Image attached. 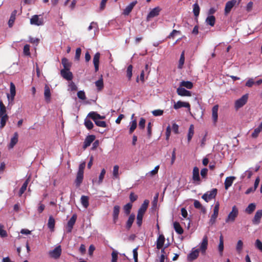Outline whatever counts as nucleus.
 <instances>
[{"label": "nucleus", "mask_w": 262, "mask_h": 262, "mask_svg": "<svg viewBox=\"0 0 262 262\" xmlns=\"http://www.w3.org/2000/svg\"><path fill=\"white\" fill-rule=\"evenodd\" d=\"M88 116L94 120L95 124L100 127H105L106 126V122L104 121H100V119H103L105 116H101L99 114L95 112H90Z\"/></svg>", "instance_id": "obj_1"}, {"label": "nucleus", "mask_w": 262, "mask_h": 262, "mask_svg": "<svg viewBox=\"0 0 262 262\" xmlns=\"http://www.w3.org/2000/svg\"><path fill=\"white\" fill-rule=\"evenodd\" d=\"M219 209L220 203L219 202H216L213 207V214L211 215V217L209 220V224L210 225H212L215 223L216 220L219 215Z\"/></svg>", "instance_id": "obj_2"}, {"label": "nucleus", "mask_w": 262, "mask_h": 262, "mask_svg": "<svg viewBox=\"0 0 262 262\" xmlns=\"http://www.w3.org/2000/svg\"><path fill=\"white\" fill-rule=\"evenodd\" d=\"M217 189L213 188L210 191H207L202 196V198L206 202H208L212 199L215 198L217 194Z\"/></svg>", "instance_id": "obj_3"}, {"label": "nucleus", "mask_w": 262, "mask_h": 262, "mask_svg": "<svg viewBox=\"0 0 262 262\" xmlns=\"http://www.w3.org/2000/svg\"><path fill=\"white\" fill-rule=\"evenodd\" d=\"M30 24L37 26L44 25V19L40 15H34L30 18Z\"/></svg>", "instance_id": "obj_4"}, {"label": "nucleus", "mask_w": 262, "mask_h": 262, "mask_svg": "<svg viewBox=\"0 0 262 262\" xmlns=\"http://www.w3.org/2000/svg\"><path fill=\"white\" fill-rule=\"evenodd\" d=\"M238 214V210L237 208L234 206L232 207L231 211L228 215L225 221L226 223L233 222Z\"/></svg>", "instance_id": "obj_5"}, {"label": "nucleus", "mask_w": 262, "mask_h": 262, "mask_svg": "<svg viewBox=\"0 0 262 262\" xmlns=\"http://www.w3.org/2000/svg\"><path fill=\"white\" fill-rule=\"evenodd\" d=\"M248 99V94L244 95L239 99L236 100L235 102V108L236 110L243 106L247 102Z\"/></svg>", "instance_id": "obj_6"}, {"label": "nucleus", "mask_w": 262, "mask_h": 262, "mask_svg": "<svg viewBox=\"0 0 262 262\" xmlns=\"http://www.w3.org/2000/svg\"><path fill=\"white\" fill-rule=\"evenodd\" d=\"M61 248L60 246L56 247L53 250L49 252L50 256L54 259H58L61 254Z\"/></svg>", "instance_id": "obj_7"}, {"label": "nucleus", "mask_w": 262, "mask_h": 262, "mask_svg": "<svg viewBox=\"0 0 262 262\" xmlns=\"http://www.w3.org/2000/svg\"><path fill=\"white\" fill-rule=\"evenodd\" d=\"M161 11V8L158 6L151 9L147 16L146 20L149 21L151 18L158 16Z\"/></svg>", "instance_id": "obj_8"}, {"label": "nucleus", "mask_w": 262, "mask_h": 262, "mask_svg": "<svg viewBox=\"0 0 262 262\" xmlns=\"http://www.w3.org/2000/svg\"><path fill=\"white\" fill-rule=\"evenodd\" d=\"M15 94V86L13 82H11L10 85V94H7V97L9 103L13 101Z\"/></svg>", "instance_id": "obj_9"}, {"label": "nucleus", "mask_w": 262, "mask_h": 262, "mask_svg": "<svg viewBox=\"0 0 262 262\" xmlns=\"http://www.w3.org/2000/svg\"><path fill=\"white\" fill-rule=\"evenodd\" d=\"M77 219L76 214H74L72 215L71 219L68 222L67 226V231L68 233H70L72 232L73 226L76 222V220Z\"/></svg>", "instance_id": "obj_10"}, {"label": "nucleus", "mask_w": 262, "mask_h": 262, "mask_svg": "<svg viewBox=\"0 0 262 262\" xmlns=\"http://www.w3.org/2000/svg\"><path fill=\"white\" fill-rule=\"evenodd\" d=\"M192 180L194 183H196L197 184H199L200 183L199 169L197 167H194L193 169Z\"/></svg>", "instance_id": "obj_11"}, {"label": "nucleus", "mask_w": 262, "mask_h": 262, "mask_svg": "<svg viewBox=\"0 0 262 262\" xmlns=\"http://www.w3.org/2000/svg\"><path fill=\"white\" fill-rule=\"evenodd\" d=\"M181 107L188 108L189 110H190V105L188 102H183L181 101H178L177 102H174L173 105V108L175 110H178Z\"/></svg>", "instance_id": "obj_12"}, {"label": "nucleus", "mask_w": 262, "mask_h": 262, "mask_svg": "<svg viewBox=\"0 0 262 262\" xmlns=\"http://www.w3.org/2000/svg\"><path fill=\"white\" fill-rule=\"evenodd\" d=\"M237 4L236 0H231L226 3L225 8V14H228L232 8Z\"/></svg>", "instance_id": "obj_13"}, {"label": "nucleus", "mask_w": 262, "mask_h": 262, "mask_svg": "<svg viewBox=\"0 0 262 262\" xmlns=\"http://www.w3.org/2000/svg\"><path fill=\"white\" fill-rule=\"evenodd\" d=\"M262 217V210H258L252 220V223L254 225H258L260 222V219Z\"/></svg>", "instance_id": "obj_14"}, {"label": "nucleus", "mask_w": 262, "mask_h": 262, "mask_svg": "<svg viewBox=\"0 0 262 262\" xmlns=\"http://www.w3.org/2000/svg\"><path fill=\"white\" fill-rule=\"evenodd\" d=\"M120 207L118 205H115L113 208V221L114 223H116L118 221L120 212Z\"/></svg>", "instance_id": "obj_15"}, {"label": "nucleus", "mask_w": 262, "mask_h": 262, "mask_svg": "<svg viewBox=\"0 0 262 262\" xmlns=\"http://www.w3.org/2000/svg\"><path fill=\"white\" fill-rule=\"evenodd\" d=\"M70 70H61L60 71L61 75L67 80H71L73 78V74Z\"/></svg>", "instance_id": "obj_16"}, {"label": "nucleus", "mask_w": 262, "mask_h": 262, "mask_svg": "<svg viewBox=\"0 0 262 262\" xmlns=\"http://www.w3.org/2000/svg\"><path fill=\"white\" fill-rule=\"evenodd\" d=\"M137 1H135L130 3L128 5H127L125 8L124 9L123 14L124 15H128L130 13V12L132 11L133 8L135 7V6L137 4Z\"/></svg>", "instance_id": "obj_17"}, {"label": "nucleus", "mask_w": 262, "mask_h": 262, "mask_svg": "<svg viewBox=\"0 0 262 262\" xmlns=\"http://www.w3.org/2000/svg\"><path fill=\"white\" fill-rule=\"evenodd\" d=\"M95 136L94 135H89L85 139L84 144L83 145V148L84 149L86 148L88 146H89L95 140Z\"/></svg>", "instance_id": "obj_18"}, {"label": "nucleus", "mask_w": 262, "mask_h": 262, "mask_svg": "<svg viewBox=\"0 0 262 262\" xmlns=\"http://www.w3.org/2000/svg\"><path fill=\"white\" fill-rule=\"evenodd\" d=\"M177 94L181 96H190L191 93L190 91L186 90L183 87L180 86L177 90Z\"/></svg>", "instance_id": "obj_19"}, {"label": "nucleus", "mask_w": 262, "mask_h": 262, "mask_svg": "<svg viewBox=\"0 0 262 262\" xmlns=\"http://www.w3.org/2000/svg\"><path fill=\"white\" fill-rule=\"evenodd\" d=\"M199 249H192L191 252L187 256L188 259L189 260H193L195 259L199 256Z\"/></svg>", "instance_id": "obj_20"}, {"label": "nucleus", "mask_w": 262, "mask_h": 262, "mask_svg": "<svg viewBox=\"0 0 262 262\" xmlns=\"http://www.w3.org/2000/svg\"><path fill=\"white\" fill-rule=\"evenodd\" d=\"M208 245V238L206 235L204 236L203 241L200 245L199 251H201L202 253H204L207 249Z\"/></svg>", "instance_id": "obj_21"}, {"label": "nucleus", "mask_w": 262, "mask_h": 262, "mask_svg": "<svg viewBox=\"0 0 262 262\" xmlns=\"http://www.w3.org/2000/svg\"><path fill=\"white\" fill-rule=\"evenodd\" d=\"M218 109L219 105H215L212 109V118L213 121L214 123H215L218 119Z\"/></svg>", "instance_id": "obj_22"}, {"label": "nucleus", "mask_w": 262, "mask_h": 262, "mask_svg": "<svg viewBox=\"0 0 262 262\" xmlns=\"http://www.w3.org/2000/svg\"><path fill=\"white\" fill-rule=\"evenodd\" d=\"M100 54L99 52L96 53L93 58V63L95 67V71L97 72L99 70V63Z\"/></svg>", "instance_id": "obj_23"}, {"label": "nucleus", "mask_w": 262, "mask_h": 262, "mask_svg": "<svg viewBox=\"0 0 262 262\" xmlns=\"http://www.w3.org/2000/svg\"><path fill=\"white\" fill-rule=\"evenodd\" d=\"M164 242V236L162 234L160 235L157 241V248L158 249H161L163 246Z\"/></svg>", "instance_id": "obj_24"}, {"label": "nucleus", "mask_w": 262, "mask_h": 262, "mask_svg": "<svg viewBox=\"0 0 262 262\" xmlns=\"http://www.w3.org/2000/svg\"><path fill=\"white\" fill-rule=\"evenodd\" d=\"M44 96L46 101L49 102L50 101L51 92L50 87L47 84H46L45 86Z\"/></svg>", "instance_id": "obj_25"}, {"label": "nucleus", "mask_w": 262, "mask_h": 262, "mask_svg": "<svg viewBox=\"0 0 262 262\" xmlns=\"http://www.w3.org/2000/svg\"><path fill=\"white\" fill-rule=\"evenodd\" d=\"M235 179V177H229L226 179L224 183L225 188L226 190H227L229 187L232 185L233 182Z\"/></svg>", "instance_id": "obj_26"}, {"label": "nucleus", "mask_w": 262, "mask_h": 262, "mask_svg": "<svg viewBox=\"0 0 262 262\" xmlns=\"http://www.w3.org/2000/svg\"><path fill=\"white\" fill-rule=\"evenodd\" d=\"M83 179V173L77 172L76 178L75 181L77 187H79L82 183Z\"/></svg>", "instance_id": "obj_27"}, {"label": "nucleus", "mask_w": 262, "mask_h": 262, "mask_svg": "<svg viewBox=\"0 0 262 262\" xmlns=\"http://www.w3.org/2000/svg\"><path fill=\"white\" fill-rule=\"evenodd\" d=\"M18 137V133L17 132H15L14 134L13 137L11 139L10 143L9 145V148H12L14 146V145L17 143Z\"/></svg>", "instance_id": "obj_28"}, {"label": "nucleus", "mask_w": 262, "mask_h": 262, "mask_svg": "<svg viewBox=\"0 0 262 262\" xmlns=\"http://www.w3.org/2000/svg\"><path fill=\"white\" fill-rule=\"evenodd\" d=\"M135 219V215L134 214H132L130 215V216L128 217V220L126 222V228L127 230L130 229L131 228L133 223L134 222Z\"/></svg>", "instance_id": "obj_29"}, {"label": "nucleus", "mask_w": 262, "mask_h": 262, "mask_svg": "<svg viewBox=\"0 0 262 262\" xmlns=\"http://www.w3.org/2000/svg\"><path fill=\"white\" fill-rule=\"evenodd\" d=\"M149 202L148 200H145L140 208L139 209L138 212H140V213L144 214L148 206Z\"/></svg>", "instance_id": "obj_30"}, {"label": "nucleus", "mask_w": 262, "mask_h": 262, "mask_svg": "<svg viewBox=\"0 0 262 262\" xmlns=\"http://www.w3.org/2000/svg\"><path fill=\"white\" fill-rule=\"evenodd\" d=\"M89 198L88 196L82 195L81 197V203L85 208H87L89 205Z\"/></svg>", "instance_id": "obj_31"}, {"label": "nucleus", "mask_w": 262, "mask_h": 262, "mask_svg": "<svg viewBox=\"0 0 262 262\" xmlns=\"http://www.w3.org/2000/svg\"><path fill=\"white\" fill-rule=\"evenodd\" d=\"M180 86L191 89L193 87V83L189 81H182L180 83Z\"/></svg>", "instance_id": "obj_32"}, {"label": "nucleus", "mask_w": 262, "mask_h": 262, "mask_svg": "<svg viewBox=\"0 0 262 262\" xmlns=\"http://www.w3.org/2000/svg\"><path fill=\"white\" fill-rule=\"evenodd\" d=\"M193 135H194V126H193V125L191 124L189 126V128L188 129V132L187 134L188 142H189L191 141Z\"/></svg>", "instance_id": "obj_33"}, {"label": "nucleus", "mask_w": 262, "mask_h": 262, "mask_svg": "<svg viewBox=\"0 0 262 262\" xmlns=\"http://www.w3.org/2000/svg\"><path fill=\"white\" fill-rule=\"evenodd\" d=\"M219 251L221 256L223 255V251L224 250V239L223 236L221 235L220 236V242L218 246Z\"/></svg>", "instance_id": "obj_34"}, {"label": "nucleus", "mask_w": 262, "mask_h": 262, "mask_svg": "<svg viewBox=\"0 0 262 262\" xmlns=\"http://www.w3.org/2000/svg\"><path fill=\"white\" fill-rule=\"evenodd\" d=\"M173 227L176 232L179 234H182L183 233V229L180 226V224L178 222L173 223Z\"/></svg>", "instance_id": "obj_35"}, {"label": "nucleus", "mask_w": 262, "mask_h": 262, "mask_svg": "<svg viewBox=\"0 0 262 262\" xmlns=\"http://www.w3.org/2000/svg\"><path fill=\"white\" fill-rule=\"evenodd\" d=\"M95 85L97 88L98 91H101L103 88L104 84L102 76H101V77L99 80L95 82Z\"/></svg>", "instance_id": "obj_36"}, {"label": "nucleus", "mask_w": 262, "mask_h": 262, "mask_svg": "<svg viewBox=\"0 0 262 262\" xmlns=\"http://www.w3.org/2000/svg\"><path fill=\"white\" fill-rule=\"evenodd\" d=\"M215 18L213 15L208 16L206 19V23L207 24L213 27L215 24Z\"/></svg>", "instance_id": "obj_37"}, {"label": "nucleus", "mask_w": 262, "mask_h": 262, "mask_svg": "<svg viewBox=\"0 0 262 262\" xmlns=\"http://www.w3.org/2000/svg\"><path fill=\"white\" fill-rule=\"evenodd\" d=\"M137 121L136 120H132L129 123V133L132 134L137 127Z\"/></svg>", "instance_id": "obj_38"}, {"label": "nucleus", "mask_w": 262, "mask_h": 262, "mask_svg": "<svg viewBox=\"0 0 262 262\" xmlns=\"http://www.w3.org/2000/svg\"><path fill=\"white\" fill-rule=\"evenodd\" d=\"M61 62L64 67L63 70H70L71 64L67 58H63L61 60Z\"/></svg>", "instance_id": "obj_39"}, {"label": "nucleus", "mask_w": 262, "mask_h": 262, "mask_svg": "<svg viewBox=\"0 0 262 262\" xmlns=\"http://www.w3.org/2000/svg\"><path fill=\"white\" fill-rule=\"evenodd\" d=\"M54 226L55 220L52 216H50L48 220V227L51 230H53Z\"/></svg>", "instance_id": "obj_40"}, {"label": "nucleus", "mask_w": 262, "mask_h": 262, "mask_svg": "<svg viewBox=\"0 0 262 262\" xmlns=\"http://www.w3.org/2000/svg\"><path fill=\"white\" fill-rule=\"evenodd\" d=\"M28 183L29 179L26 180V181L24 183L22 186L21 187L18 193L19 196H21L26 191L27 186L28 185Z\"/></svg>", "instance_id": "obj_41"}, {"label": "nucleus", "mask_w": 262, "mask_h": 262, "mask_svg": "<svg viewBox=\"0 0 262 262\" xmlns=\"http://www.w3.org/2000/svg\"><path fill=\"white\" fill-rule=\"evenodd\" d=\"M200 7L197 3H195L193 5V12L194 15L195 17H198L200 14Z\"/></svg>", "instance_id": "obj_42"}, {"label": "nucleus", "mask_w": 262, "mask_h": 262, "mask_svg": "<svg viewBox=\"0 0 262 262\" xmlns=\"http://www.w3.org/2000/svg\"><path fill=\"white\" fill-rule=\"evenodd\" d=\"M7 115L6 114V108L2 101H0V117Z\"/></svg>", "instance_id": "obj_43"}, {"label": "nucleus", "mask_w": 262, "mask_h": 262, "mask_svg": "<svg viewBox=\"0 0 262 262\" xmlns=\"http://www.w3.org/2000/svg\"><path fill=\"white\" fill-rule=\"evenodd\" d=\"M256 206L254 203L250 204L246 209V212L248 214H251L255 209Z\"/></svg>", "instance_id": "obj_44"}, {"label": "nucleus", "mask_w": 262, "mask_h": 262, "mask_svg": "<svg viewBox=\"0 0 262 262\" xmlns=\"http://www.w3.org/2000/svg\"><path fill=\"white\" fill-rule=\"evenodd\" d=\"M0 118H1L0 127L1 128H2L5 126L6 122L8 121L9 117H8V115H5L4 116H3L2 117H0Z\"/></svg>", "instance_id": "obj_45"}, {"label": "nucleus", "mask_w": 262, "mask_h": 262, "mask_svg": "<svg viewBox=\"0 0 262 262\" xmlns=\"http://www.w3.org/2000/svg\"><path fill=\"white\" fill-rule=\"evenodd\" d=\"M119 167L118 165H116L113 167V176L114 179L119 178Z\"/></svg>", "instance_id": "obj_46"}, {"label": "nucleus", "mask_w": 262, "mask_h": 262, "mask_svg": "<svg viewBox=\"0 0 262 262\" xmlns=\"http://www.w3.org/2000/svg\"><path fill=\"white\" fill-rule=\"evenodd\" d=\"M132 207V204L130 203H128L124 206L123 210L126 215H128L130 213Z\"/></svg>", "instance_id": "obj_47"}, {"label": "nucleus", "mask_w": 262, "mask_h": 262, "mask_svg": "<svg viewBox=\"0 0 262 262\" xmlns=\"http://www.w3.org/2000/svg\"><path fill=\"white\" fill-rule=\"evenodd\" d=\"M185 61V56H184V52H182V53L181 54L179 62V65L178 68L179 69H182L183 67V66L184 63Z\"/></svg>", "instance_id": "obj_48"}, {"label": "nucleus", "mask_w": 262, "mask_h": 262, "mask_svg": "<svg viewBox=\"0 0 262 262\" xmlns=\"http://www.w3.org/2000/svg\"><path fill=\"white\" fill-rule=\"evenodd\" d=\"M143 215V213H140V212H138L137 216V224L139 227L142 225Z\"/></svg>", "instance_id": "obj_49"}, {"label": "nucleus", "mask_w": 262, "mask_h": 262, "mask_svg": "<svg viewBox=\"0 0 262 262\" xmlns=\"http://www.w3.org/2000/svg\"><path fill=\"white\" fill-rule=\"evenodd\" d=\"M243 247V242L241 240H238L237 241V244L236 246V250L238 253H240L242 252Z\"/></svg>", "instance_id": "obj_50"}, {"label": "nucleus", "mask_w": 262, "mask_h": 262, "mask_svg": "<svg viewBox=\"0 0 262 262\" xmlns=\"http://www.w3.org/2000/svg\"><path fill=\"white\" fill-rule=\"evenodd\" d=\"M106 173V171L105 170V169L103 168L101 171V173L99 176V180H98V181L97 182V183L99 185L100 184H101L102 183V181H103V180L104 179V175Z\"/></svg>", "instance_id": "obj_51"}, {"label": "nucleus", "mask_w": 262, "mask_h": 262, "mask_svg": "<svg viewBox=\"0 0 262 262\" xmlns=\"http://www.w3.org/2000/svg\"><path fill=\"white\" fill-rule=\"evenodd\" d=\"M0 236L2 237L7 236V231L4 230V226L2 224H0Z\"/></svg>", "instance_id": "obj_52"}, {"label": "nucleus", "mask_w": 262, "mask_h": 262, "mask_svg": "<svg viewBox=\"0 0 262 262\" xmlns=\"http://www.w3.org/2000/svg\"><path fill=\"white\" fill-rule=\"evenodd\" d=\"M132 71H133V66L132 65L128 66L127 68L126 75L129 80H130L132 78Z\"/></svg>", "instance_id": "obj_53"}, {"label": "nucleus", "mask_w": 262, "mask_h": 262, "mask_svg": "<svg viewBox=\"0 0 262 262\" xmlns=\"http://www.w3.org/2000/svg\"><path fill=\"white\" fill-rule=\"evenodd\" d=\"M118 252L116 250H113L112 253V262H117Z\"/></svg>", "instance_id": "obj_54"}, {"label": "nucleus", "mask_w": 262, "mask_h": 262, "mask_svg": "<svg viewBox=\"0 0 262 262\" xmlns=\"http://www.w3.org/2000/svg\"><path fill=\"white\" fill-rule=\"evenodd\" d=\"M84 125L88 129H91L94 126L93 122L89 120H85Z\"/></svg>", "instance_id": "obj_55"}, {"label": "nucleus", "mask_w": 262, "mask_h": 262, "mask_svg": "<svg viewBox=\"0 0 262 262\" xmlns=\"http://www.w3.org/2000/svg\"><path fill=\"white\" fill-rule=\"evenodd\" d=\"M255 246L260 252H262V242L259 239H257L255 241Z\"/></svg>", "instance_id": "obj_56"}, {"label": "nucleus", "mask_w": 262, "mask_h": 262, "mask_svg": "<svg viewBox=\"0 0 262 262\" xmlns=\"http://www.w3.org/2000/svg\"><path fill=\"white\" fill-rule=\"evenodd\" d=\"M23 53L26 56L30 55V46L29 45H25L23 49Z\"/></svg>", "instance_id": "obj_57"}, {"label": "nucleus", "mask_w": 262, "mask_h": 262, "mask_svg": "<svg viewBox=\"0 0 262 262\" xmlns=\"http://www.w3.org/2000/svg\"><path fill=\"white\" fill-rule=\"evenodd\" d=\"M151 113L154 116H160L163 114L164 111L162 110H156L152 111Z\"/></svg>", "instance_id": "obj_58"}, {"label": "nucleus", "mask_w": 262, "mask_h": 262, "mask_svg": "<svg viewBox=\"0 0 262 262\" xmlns=\"http://www.w3.org/2000/svg\"><path fill=\"white\" fill-rule=\"evenodd\" d=\"M262 130L260 128H259V127L256 128L252 134V137L253 138H256L258 136L260 132Z\"/></svg>", "instance_id": "obj_59"}, {"label": "nucleus", "mask_w": 262, "mask_h": 262, "mask_svg": "<svg viewBox=\"0 0 262 262\" xmlns=\"http://www.w3.org/2000/svg\"><path fill=\"white\" fill-rule=\"evenodd\" d=\"M29 41L32 43L35 44L37 45L39 42V39L37 38H34L31 36H29Z\"/></svg>", "instance_id": "obj_60"}, {"label": "nucleus", "mask_w": 262, "mask_h": 262, "mask_svg": "<svg viewBox=\"0 0 262 262\" xmlns=\"http://www.w3.org/2000/svg\"><path fill=\"white\" fill-rule=\"evenodd\" d=\"M78 97L81 100L86 99V96L85 95V93L83 91H79L77 93Z\"/></svg>", "instance_id": "obj_61"}, {"label": "nucleus", "mask_w": 262, "mask_h": 262, "mask_svg": "<svg viewBox=\"0 0 262 262\" xmlns=\"http://www.w3.org/2000/svg\"><path fill=\"white\" fill-rule=\"evenodd\" d=\"M159 168V166L158 165L155 167V168L151 171H149L148 173L146 174V175H150L151 176H153L158 173V170Z\"/></svg>", "instance_id": "obj_62"}, {"label": "nucleus", "mask_w": 262, "mask_h": 262, "mask_svg": "<svg viewBox=\"0 0 262 262\" xmlns=\"http://www.w3.org/2000/svg\"><path fill=\"white\" fill-rule=\"evenodd\" d=\"M77 90V87L76 84L73 82H70L69 84V90L71 91H75Z\"/></svg>", "instance_id": "obj_63"}, {"label": "nucleus", "mask_w": 262, "mask_h": 262, "mask_svg": "<svg viewBox=\"0 0 262 262\" xmlns=\"http://www.w3.org/2000/svg\"><path fill=\"white\" fill-rule=\"evenodd\" d=\"M92 29H95L96 30L98 29V25L96 23L93 21L90 24V25L88 27V30L90 31Z\"/></svg>", "instance_id": "obj_64"}]
</instances>
